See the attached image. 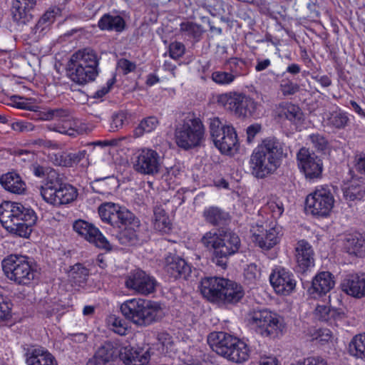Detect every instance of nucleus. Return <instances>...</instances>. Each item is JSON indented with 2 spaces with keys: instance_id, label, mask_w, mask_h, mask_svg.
Masks as SVG:
<instances>
[{
  "instance_id": "obj_50",
  "label": "nucleus",
  "mask_w": 365,
  "mask_h": 365,
  "mask_svg": "<svg viewBox=\"0 0 365 365\" xmlns=\"http://www.w3.org/2000/svg\"><path fill=\"white\" fill-rule=\"evenodd\" d=\"M285 118L294 124L299 123L302 120V113L299 106L291 104L284 111Z\"/></svg>"
},
{
  "instance_id": "obj_45",
  "label": "nucleus",
  "mask_w": 365,
  "mask_h": 365,
  "mask_svg": "<svg viewBox=\"0 0 365 365\" xmlns=\"http://www.w3.org/2000/svg\"><path fill=\"white\" fill-rule=\"evenodd\" d=\"M73 228L78 236L88 242H91V224L83 220H78L73 222Z\"/></svg>"
},
{
  "instance_id": "obj_26",
  "label": "nucleus",
  "mask_w": 365,
  "mask_h": 365,
  "mask_svg": "<svg viewBox=\"0 0 365 365\" xmlns=\"http://www.w3.org/2000/svg\"><path fill=\"white\" fill-rule=\"evenodd\" d=\"M341 288L346 294L356 298L365 297V277L357 274L346 275L341 283Z\"/></svg>"
},
{
  "instance_id": "obj_48",
  "label": "nucleus",
  "mask_w": 365,
  "mask_h": 365,
  "mask_svg": "<svg viewBox=\"0 0 365 365\" xmlns=\"http://www.w3.org/2000/svg\"><path fill=\"white\" fill-rule=\"evenodd\" d=\"M279 88L283 96H288L294 95L299 90V86L289 78L282 79Z\"/></svg>"
},
{
  "instance_id": "obj_13",
  "label": "nucleus",
  "mask_w": 365,
  "mask_h": 365,
  "mask_svg": "<svg viewBox=\"0 0 365 365\" xmlns=\"http://www.w3.org/2000/svg\"><path fill=\"white\" fill-rule=\"evenodd\" d=\"M334 204V195L327 185L318 186L305 200V209L312 215L326 217Z\"/></svg>"
},
{
  "instance_id": "obj_57",
  "label": "nucleus",
  "mask_w": 365,
  "mask_h": 365,
  "mask_svg": "<svg viewBox=\"0 0 365 365\" xmlns=\"http://www.w3.org/2000/svg\"><path fill=\"white\" fill-rule=\"evenodd\" d=\"M299 53L302 62L306 68L311 71L318 70L316 63L313 61L304 46L299 47Z\"/></svg>"
},
{
  "instance_id": "obj_32",
  "label": "nucleus",
  "mask_w": 365,
  "mask_h": 365,
  "mask_svg": "<svg viewBox=\"0 0 365 365\" xmlns=\"http://www.w3.org/2000/svg\"><path fill=\"white\" fill-rule=\"evenodd\" d=\"M0 182L6 190L13 193L20 194L25 190V184L21 177L14 173H9L2 175Z\"/></svg>"
},
{
  "instance_id": "obj_2",
  "label": "nucleus",
  "mask_w": 365,
  "mask_h": 365,
  "mask_svg": "<svg viewBox=\"0 0 365 365\" xmlns=\"http://www.w3.org/2000/svg\"><path fill=\"white\" fill-rule=\"evenodd\" d=\"M98 215L103 222L118 230L116 237L121 245H135L138 242L137 230L132 226L135 216L125 207L105 202L98 207Z\"/></svg>"
},
{
  "instance_id": "obj_47",
  "label": "nucleus",
  "mask_w": 365,
  "mask_h": 365,
  "mask_svg": "<svg viewBox=\"0 0 365 365\" xmlns=\"http://www.w3.org/2000/svg\"><path fill=\"white\" fill-rule=\"evenodd\" d=\"M71 167L74 164H80V166L87 170L89 163V154L86 150H79L76 153H70Z\"/></svg>"
},
{
  "instance_id": "obj_63",
  "label": "nucleus",
  "mask_w": 365,
  "mask_h": 365,
  "mask_svg": "<svg viewBox=\"0 0 365 365\" xmlns=\"http://www.w3.org/2000/svg\"><path fill=\"white\" fill-rule=\"evenodd\" d=\"M180 175L178 170L171 168L163 175V178L168 182L169 186L178 183V175Z\"/></svg>"
},
{
  "instance_id": "obj_54",
  "label": "nucleus",
  "mask_w": 365,
  "mask_h": 365,
  "mask_svg": "<svg viewBox=\"0 0 365 365\" xmlns=\"http://www.w3.org/2000/svg\"><path fill=\"white\" fill-rule=\"evenodd\" d=\"M29 144L39 148H48L51 150L60 148V145L58 143L43 138L32 140L30 141Z\"/></svg>"
},
{
  "instance_id": "obj_8",
  "label": "nucleus",
  "mask_w": 365,
  "mask_h": 365,
  "mask_svg": "<svg viewBox=\"0 0 365 365\" xmlns=\"http://www.w3.org/2000/svg\"><path fill=\"white\" fill-rule=\"evenodd\" d=\"M40 192L43 199L54 206L68 204L77 197L76 188L64 183L55 172L48 175L46 182L41 186Z\"/></svg>"
},
{
  "instance_id": "obj_52",
  "label": "nucleus",
  "mask_w": 365,
  "mask_h": 365,
  "mask_svg": "<svg viewBox=\"0 0 365 365\" xmlns=\"http://www.w3.org/2000/svg\"><path fill=\"white\" fill-rule=\"evenodd\" d=\"M290 365H329L327 361L319 356H310L292 363Z\"/></svg>"
},
{
  "instance_id": "obj_5",
  "label": "nucleus",
  "mask_w": 365,
  "mask_h": 365,
  "mask_svg": "<svg viewBox=\"0 0 365 365\" xmlns=\"http://www.w3.org/2000/svg\"><path fill=\"white\" fill-rule=\"evenodd\" d=\"M212 350L227 360L241 364L248 360L250 348L238 337L225 331H213L207 336Z\"/></svg>"
},
{
  "instance_id": "obj_17",
  "label": "nucleus",
  "mask_w": 365,
  "mask_h": 365,
  "mask_svg": "<svg viewBox=\"0 0 365 365\" xmlns=\"http://www.w3.org/2000/svg\"><path fill=\"white\" fill-rule=\"evenodd\" d=\"M269 282L275 293L282 296L290 295L297 286V280L292 272L281 266L272 269Z\"/></svg>"
},
{
  "instance_id": "obj_29",
  "label": "nucleus",
  "mask_w": 365,
  "mask_h": 365,
  "mask_svg": "<svg viewBox=\"0 0 365 365\" xmlns=\"http://www.w3.org/2000/svg\"><path fill=\"white\" fill-rule=\"evenodd\" d=\"M202 216L205 221L212 226L224 225L230 220L228 212L214 205L205 207Z\"/></svg>"
},
{
  "instance_id": "obj_28",
  "label": "nucleus",
  "mask_w": 365,
  "mask_h": 365,
  "mask_svg": "<svg viewBox=\"0 0 365 365\" xmlns=\"http://www.w3.org/2000/svg\"><path fill=\"white\" fill-rule=\"evenodd\" d=\"M98 26L101 31H115L120 34L125 30L127 25L123 16L107 13L101 17L98 22Z\"/></svg>"
},
{
  "instance_id": "obj_16",
  "label": "nucleus",
  "mask_w": 365,
  "mask_h": 365,
  "mask_svg": "<svg viewBox=\"0 0 365 365\" xmlns=\"http://www.w3.org/2000/svg\"><path fill=\"white\" fill-rule=\"evenodd\" d=\"M297 165L300 172L309 181H314L322 177L323 172L322 160L309 150L303 147L297 154Z\"/></svg>"
},
{
  "instance_id": "obj_49",
  "label": "nucleus",
  "mask_w": 365,
  "mask_h": 365,
  "mask_svg": "<svg viewBox=\"0 0 365 365\" xmlns=\"http://www.w3.org/2000/svg\"><path fill=\"white\" fill-rule=\"evenodd\" d=\"M69 276L73 279L75 283L81 284L87 280L88 270L81 264H76L70 271Z\"/></svg>"
},
{
  "instance_id": "obj_33",
  "label": "nucleus",
  "mask_w": 365,
  "mask_h": 365,
  "mask_svg": "<svg viewBox=\"0 0 365 365\" xmlns=\"http://www.w3.org/2000/svg\"><path fill=\"white\" fill-rule=\"evenodd\" d=\"M224 68L233 73L236 78L240 76L247 75L249 72V64L246 59L231 57L224 63Z\"/></svg>"
},
{
  "instance_id": "obj_24",
  "label": "nucleus",
  "mask_w": 365,
  "mask_h": 365,
  "mask_svg": "<svg viewBox=\"0 0 365 365\" xmlns=\"http://www.w3.org/2000/svg\"><path fill=\"white\" fill-rule=\"evenodd\" d=\"M258 232L253 234V241L262 250H270L280 242L279 227L274 226L269 230H264L261 227Z\"/></svg>"
},
{
  "instance_id": "obj_1",
  "label": "nucleus",
  "mask_w": 365,
  "mask_h": 365,
  "mask_svg": "<svg viewBox=\"0 0 365 365\" xmlns=\"http://www.w3.org/2000/svg\"><path fill=\"white\" fill-rule=\"evenodd\" d=\"M285 145L275 137L264 139L252 151L250 165L252 174L257 178H264L280 166Z\"/></svg>"
},
{
  "instance_id": "obj_51",
  "label": "nucleus",
  "mask_w": 365,
  "mask_h": 365,
  "mask_svg": "<svg viewBox=\"0 0 365 365\" xmlns=\"http://www.w3.org/2000/svg\"><path fill=\"white\" fill-rule=\"evenodd\" d=\"M127 120V114L124 111H118L115 113L111 116L110 120V129L112 131L118 130L122 128L125 121Z\"/></svg>"
},
{
  "instance_id": "obj_43",
  "label": "nucleus",
  "mask_w": 365,
  "mask_h": 365,
  "mask_svg": "<svg viewBox=\"0 0 365 365\" xmlns=\"http://www.w3.org/2000/svg\"><path fill=\"white\" fill-rule=\"evenodd\" d=\"M115 355V350L110 343H106L95 352L93 359L102 362H108Z\"/></svg>"
},
{
  "instance_id": "obj_62",
  "label": "nucleus",
  "mask_w": 365,
  "mask_h": 365,
  "mask_svg": "<svg viewBox=\"0 0 365 365\" xmlns=\"http://www.w3.org/2000/svg\"><path fill=\"white\" fill-rule=\"evenodd\" d=\"M318 5L316 0H309L307 4V9H308V18L312 20H315L320 17V11L318 9Z\"/></svg>"
},
{
  "instance_id": "obj_44",
  "label": "nucleus",
  "mask_w": 365,
  "mask_h": 365,
  "mask_svg": "<svg viewBox=\"0 0 365 365\" xmlns=\"http://www.w3.org/2000/svg\"><path fill=\"white\" fill-rule=\"evenodd\" d=\"M93 244L98 248L109 252L112 245L100 230L93 225Z\"/></svg>"
},
{
  "instance_id": "obj_55",
  "label": "nucleus",
  "mask_w": 365,
  "mask_h": 365,
  "mask_svg": "<svg viewBox=\"0 0 365 365\" xmlns=\"http://www.w3.org/2000/svg\"><path fill=\"white\" fill-rule=\"evenodd\" d=\"M244 276L246 280L250 283L254 282L257 279L260 277V271L255 264H250L247 268L245 269Z\"/></svg>"
},
{
  "instance_id": "obj_7",
  "label": "nucleus",
  "mask_w": 365,
  "mask_h": 365,
  "mask_svg": "<svg viewBox=\"0 0 365 365\" xmlns=\"http://www.w3.org/2000/svg\"><path fill=\"white\" fill-rule=\"evenodd\" d=\"M202 245L207 249L213 250L217 264H220L223 259L235 254L240 249L241 242L239 236L234 232L209 231L201 239Z\"/></svg>"
},
{
  "instance_id": "obj_23",
  "label": "nucleus",
  "mask_w": 365,
  "mask_h": 365,
  "mask_svg": "<svg viewBox=\"0 0 365 365\" xmlns=\"http://www.w3.org/2000/svg\"><path fill=\"white\" fill-rule=\"evenodd\" d=\"M165 260V271L170 279H187L190 275L191 267L184 259L177 255H169Z\"/></svg>"
},
{
  "instance_id": "obj_38",
  "label": "nucleus",
  "mask_w": 365,
  "mask_h": 365,
  "mask_svg": "<svg viewBox=\"0 0 365 365\" xmlns=\"http://www.w3.org/2000/svg\"><path fill=\"white\" fill-rule=\"evenodd\" d=\"M351 355L356 358L365 359V333L354 336L349 345Z\"/></svg>"
},
{
  "instance_id": "obj_15",
  "label": "nucleus",
  "mask_w": 365,
  "mask_h": 365,
  "mask_svg": "<svg viewBox=\"0 0 365 365\" xmlns=\"http://www.w3.org/2000/svg\"><path fill=\"white\" fill-rule=\"evenodd\" d=\"M220 101L238 118L252 116L256 110L255 100L244 93L230 92L222 95Z\"/></svg>"
},
{
  "instance_id": "obj_58",
  "label": "nucleus",
  "mask_w": 365,
  "mask_h": 365,
  "mask_svg": "<svg viewBox=\"0 0 365 365\" xmlns=\"http://www.w3.org/2000/svg\"><path fill=\"white\" fill-rule=\"evenodd\" d=\"M310 140L314 147L318 151H324L327 148L328 142L327 139L317 133L310 135Z\"/></svg>"
},
{
  "instance_id": "obj_21",
  "label": "nucleus",
  "mask_w": 365,
  "mask_h": 365,
  "mask_svg": "<svg viewBox=\"0 0 365 365\" xmlns=\"http://www.w3.org/2000/svg\"><path fill=\"white\" fill-rule=\"evenodd\" d=\"M294 251L297 272L305 273L314 266V252L307 240H299Z\"/></svg>"
},
{
  "instance_id": "obj_56",
  "label": "nucleus",
  "mask_w": 365,
  "mask_h": 365,
  "mask_svg": "<svg viewBox=\"0 0 365 365\" xmlns=\"http://www.w3.org/2000/svg\"><path fill=\"white\" fill-rule=\"evenodd\" d=\"M51 159L56 165L71 167L70 153L62 152L53 154L52 156H51Z\"/></svg>"
},
{
  "instance_id": "obj_22",
  "label": "nucleus",
  "mask_w": 365,
  "mask_h": 365,
  "mask_svg": "<svg viewBox=\"0 0 365 365\" xmlns=\"http://www.w3.org/2000/svg\"><path fill=\"white\" fill-rule=\"evenodd\" d=\"M120 357L125 365H147L150 359V349L126 346L121 349Z\"/></svg>"
},
{
  "instance_id": "obj_53",
  "label": "nucleus",
  "mask_w": 365,
  "mask_h": 365,
  "mask_svg": "<svg viewBox=\"0 0 365 365\" xmlns=\"http://www.w3.org/2000/svg\"><path fill=\"white\" fill-rule=\"evenodd\" d=\"M185 51V45L179 41H175L169 46V55L170 57L174 60L181 58Z\"/></svg>"
},
{
  "instance_id": "obj_39",
  "label": "nucleus",
  "mask_w": 365,
  "mask_h": 365,
  "mask_svg": "<svg viewBox=\"0 0 365 365\" xmlns=\"http://www.w3.org/2000/svg\"><path fill=\"white\" fill-rule=\"evenodd\" d=\"M107 323L111 330L121 336L125 335L130 328L125 319L115 314L108 317Z\"/></svg>"
},
{
  "instance_id": "obj_42",
  "label": "nucleus",
  "mask_w": 365,
  "mask_h": 365,
  "mask_svg": "<svg viewBox=\"0 0 365 365\" xmlns=\"http://www.w3.org/2000/svg\"><path fill=\"white\" fill-rule=\"evenodd\" d=\"M348 121L349 118L346 113L341 110L330 113L327 118L328 125L338 129L344 128Z\"/></svg>"
},
{
  "instance_id": "obj_31",
  "label": "nucleus",
  "mask_w": 365,
  "mask_h": 365,
  "mask_svg": "<svg viewBox=\"0 0 365 365\" xmlns=\"http://www.w3.org/2000/svg\"><path fill=\"white\" fill-rule=\"evenodd\" d=\"M34 7H29L28 4L14 1L11 11L13 20L19 25H26L33 19L31 10Z\"/></svg>"
},
{
  "instance_id": "obj_37",
  "label": "nucleus",
  "mask_w": 365,
  "mask_h": 365,
  "mask_svg": "<svg viewBox=\"0 0 365 365\" xmlns=\"http://www.w3.org/2000/svg\"><path fill=\"white\" fill-rule=\"evenodd\" d=\"M180 30L194 43L199 42L201 40L204 32L201 25L190 21L181 23Z\"/></svg>"
},
{
  "instance_id": "obj_14",
  "label": "nucleus",
  "mask_w": 365,
  "mask_h": 365,
  "mask_svg": "<svg viewBox=\"0 0 365 365\" xmlns=\"http://www.w3.org/2000/svg\"><path fill=\"white\" fill-rule=\"evenodd\" d=\"M69 78L78 84H85L91 80V51L80 50L73 53L67 66Z\"/></svg>"
},
{
  "instance_id": "obj_64",
  "label": "nucleus",
  "mask_w": 365,
  "mask_h": 365,
  "mask_svg": "<svg viewBox=\"0 0 365 365\" xmlns=\"http://www.w3.org/2000/svg\"><path fill=\"white\" fill-rule=\"evenodd\" d=\"M354 168L359 173L365 175V153L356 157Z\"/></svg>"
},
{
  "instance_id": "obj_6",
  "label": "nucleus",
  "mask_w": 365,
  "mask_h": 365,
  "mask_svg": "<svg viewBox=\"0 0 365 365\" xmlns=\"http://www.w3.org/2000/svg\"><path fill=\"white\" fill-rule=\"evenodd\" d=\"M120 309L126 319L141 327L148 326L163 317V310L159 302L140 298L126 300Z\"/></svg>"
},
{
  "instance_id": "obj_60",
  "label": "nucleus",
  "mask_w": 365,
  "mask_h": 365,
  "mask_svg": "<svg viewBox=\"0 0 365 365\" xmlns=\"http://www.w3.org/2000/svg\"><path fill=\"white\" fill-rule=\"evenodd\" d=\"M11 317V304L4 302L1 297L0 301V322L6 321Z\"/></svg>"
},
{
  "instance_id": "obj_18",
  "label": "nucleus",
  "mask_w": 365,
  "mask_h": 365,
  "mask_svg": "<svg viewBox=\"0 0 365 365\" xmlns=\"http://www.w3.org/2000/svg\"><path fill=\"white\" fill-rule=\"evenodd\" d=\"M157 281L155 277L146 274L142 269L130 272L125 281L126 288L143 295L153 293Z\"/></svg>"
},
{
  "instance_id": "obj_40",
  "label": "nucleus",
  "mask_w": 365,
  "mask_h": 365,
  "mask_svg": "<svg viewBox=\"0 0 365 365\" xmlns=\"http://www.w3.org/2000/svg\"><path fill=\"white\" fill-rule=\"evenodd\" d=\"M70 115V111L64 108L48 109L41 113V118L45 120L66 122Z\"/></svg>"
},
{
  "instance_id": "obj_61",
  "label": "nucleus",
  "mask_w": 365,
  "mask_h": 365,
  "mask_svg": "<svg viewBox=\"0 0 365 365\" xmlns=\"http://www.w3.org/2000/svg\"><path fill=\"white\" fill-rule=\"evenodd\" d=\"M11 128L19 133H28L34 130V125L29 122L17 121L11 124Z\"/></svg>"
},
{
  "instance_id": "obj_59",
  "label": "nucleus",
  "mask_w": 365,
  "mask_h": 365,
  "mask_svg": "<svg viewBox=\"0 0 365 365\" xmlns=\"http://www.w3.org/2000/svg\"><path fill=\"white\" fill-rule=\"evenodd\" d=\"M330 307L327 305L318 304L315 309L314 313L316 317L322 322H330L328 314H329Z\"/></svg>"
},
{
  "instance_id": "obj_12",
  "label": "nucleus",
  "mask_w": 365,
  "mask_h": 365,
  "mask_svg": "<svg viewBox=\"0 0 365 365\" xmlns=\"http://www.w3.org/2000/svg\"><path fill=\"white\" fill-rule=\"evenodd\" d=\"M251 324L264 337L275 338L282 335L285 328L284 319L277 313L267 309L255 312Z\"/></svg>"
},
{
  "instance_id": "obj_30",
  "label": "nucleus",
  "mask_w": 365,
  "mask_h": 365,
  "mask_svg": "<svg viewBox=\"0 0 365 365\" xmlns=\"http://www.w3.org/2000/svg\"><path fill=\"white\" fill-rule=\"evenodd\" d=\"M344 196L350 201L365 200V182L360 179H352L343 188Z\"/></svg>"
},
{
  "instance_id": "obj_41",
  "label": "nucleus",
  "mask_w": 365,
  "mask_h": 365,
  "mask_svg": "<svg viewBox=\"0 0 365 365\" xmlns=\"http://www.w3.org/2000/svg\"><path fill=\"white\" fill-rule=\"evenodd\" d=\"M263 210L274 220L279 219L284 211V205L279 198L269 200Z\"/></svg>"
},
{
  "instance_id": "obj_36",
  "label": "nucleus",
  "mask_w": 365,
  "mask_h": 365,
  "mask_svg": "<svg viewBox=\"0 0 365 365\" xmlns=\"http://www.w3.org/2000/svg\"><path fill=\"white\" fill-rule=\"evenodd\" d=\"M76 128H67L64 124H54L48 125V129L51 131H56L69 136L75 137L76 134H83L89 130L88 125L84 123H81Z\"/></svg>"
},
{
  "instance_id": "obj_35",
  "label": "nucleus",
  "mask_w": 365,
  "mask_h": 365,
  "mask_svg": "<svg viewBox=\"0 0 365 365\" xmlns=\"http://www.w3.org/2000/svg\"><path fill=\"white\" fill-rule=\"evenodd\" d=\"M154 226L155 229L162 232H169L172 229V223L165 210L157 207L154 209Z\"/></svg>"
},
{
  "instance_id": "obj_9",
  "label": "nucleus",
  "mask_w": 365,
  "mask_h": 365,
  "mask_svg": "<svg viewBox=\"0 0 365 365\" xmlns=\"http://www.w3.org/2000/svg\"><path fill=\"white\" fill-rule=\"evenodd\" d=\"M1 264L6 277L17 284H29L36 274L32 262L24 255H10L3 259Z\"/></svg>"
},
{
  "instance_id": "obj_25",
  "label": "nucleus",
  "mask_w": 365,
  "mask_h": 365,
  "mask_svg": "<svg viewBox=\"0 0 365 365\" xmlns=\"http://www.w3.org/2000/svg\"><path fill=\"white\" fill-rule=\"evenodd\" d=\"M343 249L350 255L358 257L365 256V233L354 232L345 235Z\"/></svg>"
},
{
  "instance_id": "obj_20",
  "label": "nucleus",
  "mask_w": 365,
  "mask_h": 365,
  "mask_svg": "<svg viewBox=\"0 0 365 365\" xmlns=\"http://www.w3.org/2000/svg\"><path fill=\"white\" fill-rule=\"evenodd\" d=\"M335 285L334 276L328 271L319 272L312 279L307 293L312 299L326 296Z\"/></svg>"
},
{
  "instance_id": "obj_46",
  "label": "nucleus",
  "mask_w": 365,
  "mask_h": 365,
  "mask_svg": "<svg viewBox=\"0 0 365 365\" xmlns=\"http://www.w3.org/2000/svg\"><path fill=\"white\" fill-rule=\"evenodd\" d=\"M212 80L218 85L227 86L231 84L235 80V76L230 71H216L211 75Z\"/></svg>"
},
{
  "instance_id": "obj_27",
  "label": "nucleus",
  "mask_w": 365,
  "mask_h": 365,
  "mask_svg": "<svg viewBox=\"0 0 365 365\" xmlns=\"http://www.w3.org/2000/svg\"><path fill=\"white\" fill-rule=\"evenodd\" d=\"M25 357L27 365H58L56 358L41 346L28 349Z\"/></svg>"
},
{
  "instance_id": "obj_34",
  "label": "nucleus",
  "mask_w": 365,
  "mask_h": 365,
  "mask_svg": "<svg viewBox=\"0 0 365 365\" xmlns=\"http://www.w3.org/2000/svg\"><path fill=\"white\" fill-rule=\"evenodd\" d=\"M159 121L155 116L151 115L143 118L133 131L135 138L142 137L145 133H149L155 130Z\"/></svg>"
},
{
  "instance_id": "obj_19",
  "label": "nucleus",
  "mask_w": 365,
  "mask_h": 365,
  "mask_svg": "<svg viewBox=\"0 0 365 365\" xmlns=\"http://www.w3.org/2000/svg\"><path fill=\"white\" fill-rule=\"evenodd\" d=\"M135 171L143 175H154L159 171L160 155L151 148H143L136 153L133 164Z\"/></svg>"
},
{
  "instance_id": "obj_10",
  "label": "nucleus",
  "mask_w": 365,
  "mask_h": 365,
  "mask_svg": "<svg viewBox=\"0 0 365 365\" xmlns=\"http://www.w3.org/2000/svg\"><path fill=\"white\" fill-rule=\"evenodd\" d=\"M204 135L205 126L201 119L187 117L175 129V143L180 148L188 150L200 145Z\"/></svg>"
},
{
  "instance_id": "obj_4",
  "label": "nucleus",
  "mask_w": 365,
  "mask_h": 365,
  "mask_svg": "<svg viewBox=\"0 0 365 365\" xmlns=\"http://www.w3.org/2000/svg\"><path fill=\"white\" fill-rule=\"evenodd\" d=\"M200 289L202 295L211 302L235 304L245 296L241 284L224 277H205L200 282Z\"/></svg>"
},
{
  "instance_id": "obj_11",
  "label": "nucleus",
  "mask_w": 365,
  "mask_h": 365,
  "mask_svg": "<svg viewBox=\"0 0 365 365\" xmlns=\"http://www.w3.org/2000/svg\"><path fill=\"white\" fill-rule=\"evenodd\" d=\"M210 137L215 146L222 154L231 155L239 143L237 134L232 125L224 124L219 118H210Z\"/></svg>"
},
{
  "instance_id": "obj_3",
  "label": "nucleus",
  "mask_w": 365,
  "mask_h": 365,
  "mask_svg": "<svg viewBox=\"0 0 365 365\" xmlns=\"http://www.w3.org/2000/svg\"><path fill=\"white\" fill-rule=\"evenodd\" d=\"M36 220L35 212L21 203L5 201L0 205V222L12 234L29 237Z\"/></svg>"
}]
</instances>
